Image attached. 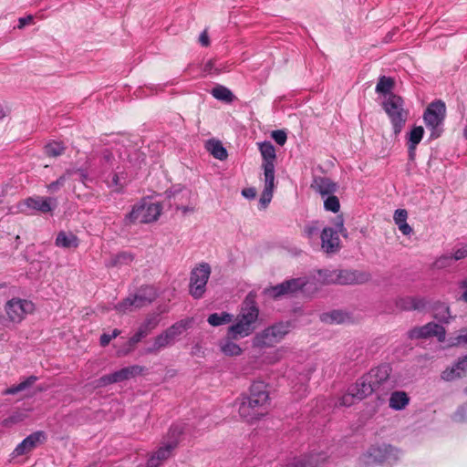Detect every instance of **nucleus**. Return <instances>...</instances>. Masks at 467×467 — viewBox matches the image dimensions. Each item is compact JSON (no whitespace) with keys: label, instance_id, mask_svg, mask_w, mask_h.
<instances>
[{"label":"nucleus","instance_id":"3c124183","mask_svg":"<svg viewBox=\"0 0 467 467\" xmlns=\"http://www.w3.org/2000/svg\"><path fill=\"white\" fill-rule=\"evenodd\" d=\"M451 256L453 257L454 261H458V260L466 258L467 257V244H462V245L456 247L453 250Z\"/></svg>","mask_w":467,"mask_h":467},{"label":"nucleus","instance_id":"6e6d98bb","mask_svg":"<svg viewBox=\"0 0 467 467\" xmlns=\"http://www.w3.org/2000/svg\"><path fill=\"white\" fill-rule=\"evenodd\" d=\"M272 138L275 140V141L283 146L286 141V133L283 130H274L272 132Z\"/></svg>","mask_w":467,"mask_h":467},{"label":"nucleus","instance_id":"e2e57ef3","mask_svg":"<svg viewBox=\"0 0 467 467\" xmlns=\"http://www.w3.org/2000/svg\"><path fill=\"white\" fill-rule=\"evenodd\" d=\"M460 368H462L464 375L467 374V355L458 361Z\"/></svg>","mask_w":467,"mask_h":467},{"label":"nucleus","instance_id":"69168bd1","mask_svg":"<svg viewBox=\"0 0 467 467\" xmlns=\"http://www.w3.org/2000/svg\"><path fill=\"white\" fill-rule=\"evenodd\" d=\"M461 288L463 290L461 297L467 303V279L462 283Z\"/></svg>","mask_w":467,"mask_h":467},{"label":"nucleus","instance_id":"c85d7f7f","mask_svg":"<svg viewBox=\"0 0 467 467\" xmlns=\"http://www.w3.org/2000/svg\"><path fill=\"white\" fill-rule=\"evenodd\" d=\"M408 212L405 209H397L393 215L395 224L404 235H410L413 232L412 228L407 223Z\"/></svg>","mask_w":467,"mask_h":467},{"label":"nucleus","instance_id":"9d476101","mask_svg":"<svg viewBox=\"0 0 467 467\" xmlns=\"http://www.w3.org/2000/svg\"><path fill=\"white\" fill-rule=\"evenodd\" d=\"M210 275L211 267L208 264H201L192 269L190 278V294L194 298L203 296Z\"/></svg>","mask_w":467,"mask_h":467},{"label":"nucleus","instance_id":"72a5a7b5","mask_svg":"<svg viewBox=\"0 0 467 467\" xmlns=\"http://www.w3.org/2000/svg\"><path fill=\"white\" fill-rule=\"evenodd\" d=\"M316 190L322 195H330L337 190V185L328 178H319L315 181Z\"/></svg>","mask_w":467,"mask_h":467},{"label":"nucleus","instance_id":"393cba45","mask_svg":"<svg viewBox=\"0 0 467 467\" xmlns=\"http://www.w3.org/2000/svg\"><path fill=\"white\" fill-rule=\"evenodd\" d=\"M176 442L172 441L166 446L161 447L148 461L146 467H158L161 461L171 456Z\"/></svg>","mask_w":467,"mask_h":467},{"label":"nucleus","instance_id":"09e8293b","mask_svg":"<svg viewBox=\"0 0 467 467\" xmlns=\"http://www.w3.org/2000/svg\"><path fill=\"white\" fill-rule=\"evenodd\" d=\"M36 379H37L36 377L31 376V377L27 378L26 380L20 382L18 385L10 388L7 390V393L15 394V393H17L19 391H22L25 389H26L27 387L33 385L36 381Z\"/></svg>","mask_w":467,"mask_h":467},{"label":"nucleus","instance_id":"4c0bfd02","mask_svg":"<svg viewBox=\"0 0 467 467\" xmlns=\"http://www.w3.org/2000/svg\"><path fill=\"white\" fill-rule=\"evenodd\" d=\"M433 317L440 322L448 323L451 318L449 306L443 303L437 304L433 309Z\"/></svg>","mask_w":467,"mask_h":467},{"label":"nucleus","instance_id":"cd10ccee","mask_svg":"<svg viewBox=\"0 0 467 467\" xmlns=\"http://www.w3.org/2000/svg\"><path fill=\"white\" fill-rule=\"evenodd\" d=\"M327 458L324 454H311L297 461L291 467H327Z\"/></svg>","mask_w":467,"mask_h":467},{"label":"nucleus","instance_id":"052dcab7","mask_svg":"<svg viewBox=\"0 0 467 467\" xmlns=\"http://www.w3.org/2000/svg\"><path fill=\"white\" fill-rule=\"evenodd\" d=\"M199 42L202 46L207 47L210 44L209 36L206 31H203L199 37Z\"/></svg>","mask_w":467,"mask_h":467},{"label":"nucleus","instance_id":"f8f14e48","mask_svg":"<svg viewBox=\"0 0 467 467\" xmlns=\"http://www.w3.org/2000/svg\"><path fill=\"white\" fill-rule=\"evenodd\" d=\"M411 339L437 337L439 342H443L446 337L445 328L433 322L410 329L408 333Z\"/></svg>","mask_w":467,"mask_h":467},{"label":"nucleus","instance_id":"f3484780","mask_svg":"<svg viewBox=\"0 0 467 467\" xmlns=\"http://www.w3.org/2000/svg\"><path fill=\"white\" fill-rule=\"evenodd\" d=\"M393 448L390 446L371 447L361 457V462L365 465H372L378 462H383L388 459V453L391 452Z\"/></svg>","mask_w":467,"mask_h":467},{"label":"nucleus","instance_id":"864d4df0","mask_svg":"<svg viewBox=\"0 0 467 467\" xmlns=\"http://www.w3.org/2000/svg\"><path fill=\"white\" fill-rule=\"evenodd\" d=\"M334 227L335 231H337V234H340L342 236L347 237L348 233L347 229L344 227V220L342 216H337L334 221Z\"/></svg>","mask_w":467,"mask_h":467},{"label":"nucleus","instance_id":"7ed1b4c3","mask_svg":"<svg viewBox=\"0 0 467 467\" xmlns=\"http://www.w3.org/2000/svg\"><path fill=\"white\" fill-rule=\"evenodd\" d=\"M259 308L254 296L249 294L244 300L234 322L228 327L227 335L234 339L244 338L258 327Z\"/></svg>","mask_w":467,"mask_h":467},{"label":"nucleus","instance_id":"a18cd8bd","mask_svg":"<svg viewBox=\"0 0 467 467\" xmlns=\"http://www.w3.org/2000/svg\"><path fill=\"white\" fill-rule=\"evenodd\" d=\"M320 226L318 222H311L304 228V234L309 240H314L319 234Z\"/></svg>","mask_w":467,"mask_h":467},{"label":"nucleus","instance_id":"37998d69","mask_svg":"<svg viewBox=\"0 0 467 467\" xmlns=\"http://www.w3.org/2000/svg\"><path fill=\"white\" fill-rule=\"evenodd\" d=\"M73 174L72 171H67L62 176H60L57 181L49 183L47 185V190L50 192H57L62 186H64L65 182L69 179V177Z\"/></svg>","mask_w":467,"mask_h":467},{"label":"nucleus","instance_id":"1a4fd4ad","mask_svg":"<svg viewBox=\"0 0 467 467\" xmlns=\"http://www.w3.org/2000/svg\"><path fill=\"white\" fill-rule=\"evenodd\" d=\"M445 115L446 106L441 100L431 103L426 109L423 119L427 127L432 130L431 137H439L438 129L442 124Z\"/></svg>","mask_w":467,"mask_h":467},{"label":"nucleus","instance_id":"4be33fe9","mask_svg":"<svg viewBox=\"0 0 467 467\" xmlns=\"http://www.w3.org/2000/svg\"><path fill=\"white\" fill-rule=\"evenodd\" d=\"M172 343L167 335L162 331L161 334L151 339L149 345L143 349L145 355H157L162 349L171 346Z\"/></svg>","mask_w":467,"mask_h":467},{"label":"nucleus","instance_id":"5fc2aeb1","mask_svg":"<svg viewBox=\"0 0 467 467\" xmlns=\"http://www.w3.org/2000/svg\"><path fill=\"white\" fill-rule=\"evenodd\" d=\"M456 421H467V404L461 406L454 413Z\"/></svg>","mask_w":467,"mask_h":467},{"label":"nucleus","instance_id":"4d7b16f0","mask_svg":"<svg viewBox=\"0 0 467 467\" xmlns=\"http://www.w3.org/2000/svg\"><path fill=\"white\" fill-rule=\"evenodd\" d=\"M190 195L191 192L185 189H180L179 191L174 192L170 191L168 193L169 197L172 196L175 200L178 199L179 201H182L183 197L188 198Z\"/></svg>","mask_w":467,"mask_h":467},{"label":"nucleus","instance_id":"c756f323","mask_svg":"<svg viewBox=\"0 0 467 467\" xmlns=\"http://www.w3.org/2000/svg\"><path fill=\"white\" fill-rule=\"evenodd\" d=\"M190 320H181L168 327L163 332L167 335L168 338L173 345L177 338L190 327Z\"/></svg>","mask_w":467,"mask_h":467},{"label":"nucleus","instance_id":"5701e85b","mask_svg":"<svg viewBox=\"0 0 467 467\" xmlns=\"http://www.w3.org/2000/svg\"><path fill=\"white\" fill-rule=\"evenodd\" d=\"M396 306L400 310H419L424 307L425 301L423 298L416 296H400L395 301Z\"/></svg>","mask_w":467,"mask_h":467},{"label":"nucleus","instance_id":"0eeeda50","mask_svg":"<svg viewBox=\"0 0 467 467\" xmlns=\"http://www.w3.org/2000/svg\"><path fill=\"white\" fill-rule=\"evenodd\" d=\"M383 108L391 120L394 133L399 134L408 117V112L403 108V99L400 96L389 93L384 99Z\"/></svg>","mask_w":467,"mask_h":467},{"label":"nucleus","instance_id":"a211bd4d","mask_svg":"<svg viewBox=\"0 0 467 467\" xmlns=\"http://www.w3.org/2000/svg\"><path fill=\"white\" fill-rule=\"evenodd\" d=\"M265 186L261 197L259 199L260 209H265L273 198L275 189V175L271 173V168L264 172Z\"/></svg>","mask_w":467,"mask_h":467},{"label":"nucleus","instance_id":"bb28decb","mask_svg":"<svg viewBox=\"0 0 467 467\" xmlns=\"http://www.w3.org/2000/svg\"><path fill=\"white\" fill-rule=\"evenodd\" d=\"M230 336L227 338H223L219 342V348L221 352L228 357H237L242 355V348L235 343Z\"/></svg>","mask_w":467,"mask_h":467},{"label":"nucleus","instance_id":"aec40b11","mask_svg":"<svg viewBox=\"0 0 467 467\" xmlns=\"http://www.w3.org/2000/svg\"><path fill=\"white\" fill-rule=\"evenodd\" d=\"M259 150L264 159L263 169L266 172L268 168H271V173L275 175L274 161L276 158L275 149L270 141L258 143Z\"/></svg>","mask_w":467,"mask_h":467},{"label":"nucleus","instance_id":"338daca9","mask_svg":"<svg viewBox=\"0 0 467 467\" xmlns=\"http://www.w3.org/2000/svg\"><path fill=\"white\" fill-rule=\"evenodd\" d=\"M213 60H209L205 63V65L203 66V71L207 74H211L213 72Z\"/></svg>","mask_w":467,"mask_h":467},{"label":"nucleus","instance_id":"b1692460","mask_svg":"<svg viewBox=\"0 0 467 467\" xmlns=\"http://www.w3.org/2000/svg\"><path fill=\"white\" fill-rule=\"evenodd\" d=\"M352 390L354 391V395L357 397V400H360L374 392L376 389L368 377L365 375L356 382Z\"/></svg>","mask_w":467,"mask_h":467},{"label":"nucleus","instance_id":"58836bf2","mask_svg":"<svg viewBox=\"0 0 467 467\" xmlns=\"http://www.w3.org/2000/svg\"><path fill=\"white\" fill-rule=\"evenodd\" d=\"M285 349L284 348H279L269 351L265 354L263 358V362L267 365H273L279 362L285 356Z\"/></svg>","mask_w":467,"mask_h":467},{"label":"nucleus","instance_id":"0e129e2a","mask_svg":"<svg viewBox=\"0 0 467 467\" xmlns=\"http://www.w3.org/2000/svg\"><path fill=\"white\" fill-rule=\"evenodd\" d=\"M33 20V17L31 16H28L26 17H21L19 19V25H18V27L19 28H23L25 26L30 24Z\"/></svg>","mask_w":467,"mask_h":467},{"label":"nucleus","instance_id":"6ab92c4d","mask_svg":"<svg viewBox=\"0 0 467 467\" xmlns=\"http://www.w3.org/2000/svg\"><path fill=\"white\" fill-rule=\"evenodd\" d=\"M44 440L43 432L37 431L27 436L22 442H20L14 451L15 456H20L28 453Z\"/></svg>","mask_w":467,"mask_h":467},{"label":"nucleus","instance_id":"13d9d810","mask_svg":"<svg viewBox=\"0 0 467 467\" xmlns=\"http://www.w3.org/2000/svg\"><path fill=\"white\" fill-rule=\"evenodd\" d=\"M467 344V327L459 331L452 345Z\"/></svg>","mask_w":467,"mask_h":467},{"label":"nucleus","instance_id":"4468645a","mask_svg":"<svg viewBox=\"0 0 467 467\" xmlns=\"http://www.w3.org/2000/svg\"><path fill=\"white\" fill-rule=\"evenodd\" d=\"M370 275L367 272L348 269H337V285H359L367 283Z\"/></svg>","mask_w":467,"mask_h":467},{"label":"nucleus","instance_id":"ddd939ff","mask_svg":"<svg viewBox=\"0 0 467 467\" xmlns=\"http://www.w3.org/2000/svg\"><path fill=\"white\" fill-rule=\"evenodd\" d=\"M24 206L41 213H47L53 212L57 208V202L56 198L52 197L35 196L27 198L20 203L19 208L21 211H25Z\"/></svg>","mask_w":467,"mask_h":467},{"label":"nucleus","instance_id":"7c9ffc66","mask_svg":"<svg viewBox=\"0 0 467 467\" xmlns=\"http://www.w3.org/2000/svg\"><path fill=\"white\" fill-rule=\"evenodd\" d=\"M424 134V129L421 126H415L408 134V147L410 156L412 158L416 150L417 145L422 140Z\"/></svg>","mask_w":467,"mask_h":467},{"label":"nucleus","instance_id":"dca6fc26","mask_svg":"<svg viewBox=\"0 0 467 467\" xmlns=\"http://www.w3.org/2000/svg\"><path fill=\"white\" fill-rule=\"evenodd\" d=\"M321 248L327 254H332L338 251L340 240L338 234L332 227H325L321 234Z\"/></svg>","mask_w":467,"mask_h":467},{"label":"nucleus","instance_id":"774afa93","mask_svg":"<svg viewBox=\"0 0 467 467\" xmlns=\"http://www.w3.org/2000/svg\"><path fill=\"white\" fill-rule=\"evenodd\" d=\"M81 178V181L84 184H87V182L89 181L88 174L83 170H78L77 171Z\"/></svg>","mask_w":467,"mask_h":467},{"label":"nucleus","instance_id":"a19ab883","mask_svg":"<svg viewBox=\"0 0 467 467\" xmlns=\"http://www.w3.org/2000/svg\"><path fill=\"white\" fill-rule=\"evenodd\" d=\"M64 152V146L57 141H52L45 146V153L49 157H57Z\"/></svg>","mask_w":467,"mask_h":467},{"label":"nucleus","instance_id":"c9c22d12","mask_svg":"<svg viewBox=\"0 0 467 467\" xmlns=\"http://www.w3.org/2000/svg\"><path fill=\"white\" fill-rule=\"evenodd\" d=\"M463 376H465V375L463 374L458 362H456L452 366L445 368L441 374V379H443L445 381H452V380L460 379Z\"/></svg>","mask_w":467,"mask_h":467},{"label":"nucleus","instance_id":"423d86ee","mask_svg":"<svg viewBox=\"0 0 467 467\" xmlns=\"http://www.w3.org/2000/svg\"><path fill=\"white\" fill-rule=\"evenodd\" d=\"M156 296V290L152 286H144L118 304L115 309L119 314L132 312L150 304Z\"/></svg>","mask_w":467,"mask_h":467},{"label":"nucleus","instance_id":"6e6552de","mask_svg":"<svg viewBox=\"0 0 467 467\" xmlns=\"http://www.w3.org/2000/svg\"><path fill=\"white\" fill-rule=\"evenodd\" d=\"M289 332L288 323H277L257 333L253 338V347L270 348L279 343Z\"/></svg>","mask_w":467,"mask_h":467},{"label":"nucleus","instance_id":"412c9836","mask_svg":"<svg viewBox=\"0 0 467 467\" xmlns=\"http://www.w3.org/2000/svg\"><path fill=\"white\" fill-rule=\"evenodd\" d=\"M391 368L388 364L380 365L375 368H372L367 376L372 382L376 390L384 384L389 378Z\"/></svg>","mask_w":467,"mask_h":467},{"label":"nucleus","instance_id":"603ef678","mask_svg":"<svg viewBox=\"0 0 467 467\" xmlns=\"http://www.w3.org/2000/svg\"><path fill=\"white\" fill-rule=\"evenodd\" d=\"M357 397L354 395V391L351 389L349 393L344 394L338 400L340 406L349 407L354 404Z\"/></svg>","mask_w":467,"mask_h":467},{"label":"nucleus","instance_id":"79ce46f5","mask_svg":"<svg viewBox=\"0 0 467 467\" xmlns=\"http://www.w3.org/2000/svg\"><path fill=\"white\" fill-rule=\"evenodd\" d=\"M212 95L220 100L231 101L233 99L232 92L225 87L218 86L212 90Z\"/></svg>","mask_w":467,"mask_h":467},{"label":"nucleus","instance_id":"49530a36","mask_svg":"<svg viewBox=\"0 0 467 467\" xmlns=\"http://www.w3.org/2000/svg\"><path fill=\"white\" fill-rule=\"evenodd\" d=\"M347 318L346 314L341 311H332L331 313L325 314L322 319L329 323H343Z\"/></svg>","mask_w":467,"mask_h":467},{"label":"nucleus","instance_id":"f257e3e1","mask_svg":"<svg viewBox=\"0 0 467 467\" xmlns=\"http://www.w3.org/2000/svg\"><path fill=\"white\" fill-rule=\"evenodd\" d=\"M337 285V269L317 270L308 277L286 280L279 285L265 288L264 294L269 298L275 299L294 295L300 290L311 294L316 292L319 285Z\"/></svg>","mask_w":467,"mask_h":467},{"label":"nucleus","instance_id":"e433bc0d","mask_svg":"<svg viewBox=\"0 0 467 467\" xmlns=\"http://www.w3.org/2000/svg\"><path fill=\"white\" fill-rule=\"evenodd\" d=\"M233 320V315L227 312L213 313L208 317V323L213 327L229 324Z\"/></svg>","mask_w":467,"mask_h":467},{"label":"nucleus","instance_id":"8fccbe9b","mask_svg":"<svg viewBox=\"0 0 467 467\" xmlns=\"http://www.w3.org/2000/svg\"><path fill=\"white\" fill-rule=\"evenodd\" d=\"M324 206L327 211L337 213L340 208L339 200L337 197L330 195L325 200Z\"/></svg>","mask_w":467,"mask_h":467},{"label":"nucleus","instance_id":"2f4dec72","mask_svg":"<svg viewBox=\"0 0 467 467\" xmlns=\"http://www.w3.org/2000/svg\"><path fill=\"white\" fill-rule=\"evenodd\" d=\"M205 149L215 158L223 161L227 158V151L222 142L217 140H209L205 143Z\"/></svg>","mask_w":467,"mask_h":467},{"label":"nucleus","instance_id":"473e14b6","mask_svg":"<svg viewBox=\"0 0 467 467\" xmlns=\"http://www.w3.org/2000/svg\"><path fill=\"white\" fill-rule=\"evenodd\" d=\"M56 245L62 248H76L78 240L72 233L60 232L56 238Z\"/></svg>","mask_w":467,"mask_h":467},{"label":"nucleus","instance_id":"f704fd0d","mask_svg":"<svg viewBox=\"0 0 467 467\" xmlns=\"http://www.w3.org/2000/svg\"><path fill=\"white\" fill-rule=\"evenodd\" d=\"M107 186L114 192H120L125 185V177L122 172H114L104 180Z\"/></svg>","mask_w":467,"mask_h":467},{"label":"nucleus","instance_id":"f03ea898","mask_svg":"<svg viewBox=\"0 0 467 467\" xmlns=\"http://www.w3.org/2000/svg\"><path fill=\"white\" fill-rule=\"evenodd\" d=\"M269 391L264 381H254L250 394L242 396L235 401L239 416L248 423H254L268 413Z\"/></svg>","mask_w":467,"mask_h":467},{"label":"nucleus","instance_id":"2eb2a0df","mask_svg":"<svg viewBox=\"0 0 467 467\" xmlns=\"http://www.w3.org/2000/svg\"><path fill=\"white\" fill-rule=\"evenodd\" d=\"M143 368L138 365L123 368L118 371H115L111 374L100 378L99 385L106 386L108 384L120 382L129 379L136 375L140 374Z\"/></svg>","mask_w":467,"mask_h":467},{"label":"nucleus","instance_id":"bf43d9fd","mask_svg":"<svg viewBox=\"0 0 467 467\" xmlns=\"http://www.w3.org/2000/svg\"><path fill=\"white\" fill-rule=\"evenodd\" d=\"M242 195L246 199H254L256 196V190L254 187L243 189Z\"/></svg>","mask_w":467,"mask_h":467},{"label":"nucleus","instance_id":"de8ad7c7","mask_svg":"<svg viewBox=\"0 0 467 467\" xmlns=\"http://www.w3.org/2000/svg\"><path fill=\"white\" fill-rule=\"evenodd\" d=\"M132 260L133 257L130 254L121 253L117 255H114L108 264V265L116 266L123 264H130V262H132Z\"/></svg>","mask_w":467,"mask_h":467},{"label":"nucleus","instance_id":"c03bdc74","mask_svg":"<svg viewBox=\"0 0 467 467\" xmlns=\"http://www.w3.org/2000/svg\"><path fill=\"white\" fill-rule=\"evenodd\" d=\"M454 260L451 254H442L439 256L434 262L432 266L435 269H444L451 267L453 264Z\"/></svg>","mask_w":467,"mask_h":467},{"label":"nucleus","instance_id":"ea45409f","mask_svg":"<svg viewBox=\"0 0 467 467\" xmlns=\"http://www.w3.org/2000/svg\"><path fill=\"white\" fill-rule=\"evenodd\" d=\"M394 85L392 78L388 77H381L376 86V91L378 93L388 94L390 92Z\"/></svg>","mask_w":467,"mask_h":467},{"label":"nucleus","instance_id":"20e7f679","mask_svg":"<svg viewBox=\"0 0 467 467\" xmlns=\"http://www.w3.org/2000/svg\"><path fill=\"white\" fill-rule=\"evenodd\" d=\"M35 310L34 304L24 298L13 297L4 305V313L0 316V326L10 328L20 325Z\"/></svg>","mask_w":467,"mask_h":467},{"label":"nucleus","instance_id":"9b49d317","mask_svg":"<svg viewBox=\"0 0 467 467\" xmlns=\"http://www.w3.org/2000/svg\"><path fill=\"white\" fill-rule=\"evenodd\" d=\"M159 317L152 315L148 317L139 327L135 334L130 337L124 348L119 351V355H127L132 351L135 346L146 337L159 324Z\"/></svg>","mask_w":467,"mask_h":467},{"label":"nucleus","instance_id":"39448f33","mask_svg":"<svg viewBox=\"0 0 467 467\" xmlns=\"http://www.w3.org/2000/svg\"><path fill=\"white\" fill-rule=\"evenodd\" d=\"M162 212L160 202H154L149 198H143L132 206L131 211L125 216L126 224L150 223L159 219Z\"/></svg>","mask_w":467,"mask_h":467},{"label":"nucleus","instance_id":"680f3d73","mask_svg":"<svg viewBox=\"0 0 467 467\" xmlns=\"http://www.w3.org/2000/svg\"><path fill=\"white\" fill-rule=\"evenodd\" d=\"M113 338L110 337V334L104 333L100 337V345L106 347Z\"/></svg>","mask_w":467,"mask_h":467},{"label":"nucleus","instance_id":"a878e982","mask_svg":"<svg viewBox=\"0 0 467 467\" xmlns=\"http://www.w3.org/2000/svg\"><path fill=\"white\" fill-rule=\"evenodd\" d=\"M410 403V397L405 391H394L389 399V406L394 410H402Z\"/></svg>","mask_w":467,"mask_h":467}]
</instances>
